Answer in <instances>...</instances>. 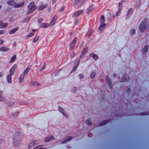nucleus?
Wrapping results in <instances>:
<instances>
[{"instance_id": "obj_1", "label": "nucleus", "mask_w": 149, "mask_h": 149, "mask_svg": "<svg viewBox=\"0 0 149 149\" xmlns=\"http://www.w3.org/2000/svg\"><path fill=\"white\" fill-rule=\"evenodd\" d=\"M20 133L16 132L14 134L13 138V144L15 146L18 147L21 144L22 139Z\"/></svg>"}, {"instance_id": "obj_2", "label": "nucleus", "mask_w": 149, "mask_h": 149, "mask_svg": "<svg viewBox=\"0 0 149 149\" xmlns=\"http://www.w3.org/2000/svg\"><path fill=\"white\" fill-rule=\"evenodd\" d=\"M148 20L147 19H145L143 21L141 22L139 26V29L140 32H143L145 29H148L146 25Z\"/></svg>"}, {"instance_id": "obj_3", "label": "nucleus", "mask_w": 149, "mask_h": 149, "mask_svg": "<svg viewBox=\"0 0 149 149\" xmlns=\"http://www.w3.org/2000/svg\"><path fill=\"white\" fill-rule=\"evenodd\" d=\"M28 10L27 13L29 14L35 10L36 8V7L34 6V2H31L28 6Z\"/></svg>"}, {"instance_id": "obj_4", "label": "nucleus", "mask_w": 149, "mask_h": 149, "mask_svg": "<svg viewBox=\"0 0 149 149\" xmlns=\"http://www.w3.org/2000/svg\"><path fill=\"white\" fill-rule=\"evenodd\" d=\"M85 0H74L73 2V5L76 6L77 8L81 7L85 2Z\"/></svg>"}, {"instance_id": "obj_5", "label": "nucleus", "mask_w": 149, "mask_h": 149, "mask_svg": "<svg viewBox=\"0 0 149 149\" xmlns=\"http://www.w3.org/2000/svg\"><path fill=\"white\" fill-rule=\"evenodd\" d=\"M7 3L12 6H14L15 7H19L23 6L24 4L23 2H22L18 4L17 5H15V2L14 1H8Z\"/></svg>"}, {"instance_id": "obj_6", "label": "nucleus", "mask_w": 149, "mask_h": 149, "mask_svg": "<svg viewBox=\"0 0 149 149\" xmlns=\"http://www.w3.org/2000/svg\"><path fill=\"white\" fill-rule=\"evenodd\" d=\"M57 19V17L56 16H54L51 20L49 24L50 26H52L54 25Z\"/></svg>"}, {"instance_id": "obj_7", "label": "nucleus", "mask_w": 149, "mask_h": 149, "mask_svg": "<svg viewBox=\"0 0 149 149\" xmlns=\"http://www.w3.org/2000/svg\"><path fill=\"white\" fill-rule=\"evenodd\" d=\"M16 67L17 66L16 64H14L12 66L10 70L9 75L12 76L14 74Z\"/></svg>"}, {"instance_id": "obj_8", "label": "nucleus", "mask_w": 149, "mask_h": 149, "mask_svg": "<svg viewBox=\"0 0 149 149\" xmlns=\"http://www.w3.org/2000/svg\"><path fill=\"white\" fill-rule=\"evenodd\" d=\"M95 6L93 4H91L90 5L88 8L86 13L87 14H89L94 9Z\"/></svg>"}, {"instance_id": "obj_9", "label": "nucleus", "mask_w": 149, "mask_h": 149, "mask_svg": "<svg viewBox=\"0 0 149 149\" xmlns=\"http://www.w3.org/2000/svg\"><path fill=\"white\" fill-rule=\"evenodd\" d=\"M77 38H75L72 40L70 44V49H72L75 46V44L77 42Z\"/></svg>"}, {"instance_id": "obj_10", "label": "nucleus", "mask_w": 149, "mask_h": 149, "mask_svg": "<svg viewBox=\"0 0 149 149\" xmlns=\"http://www.w3.org/2000/svg\"><path fill=\"white\" fill-rule=\"evenodd\" d=\"M83 10H79L75 12L73 15V17H77L81 14L83 13Z\"/></svg>"}, {"instance_id": "obj_11", "label": "nucleus", "mask_w": 149, "mask_h": 149, "mask_svg": "<svg viewBox=\"0 0 149 149\" xmlns=\"http://www.w3.org/2000/svg\"><path fill=\"white\" fill-rule=\"evenodd\" d=\"M38 143V141H31L29 144L28 146V148H31L33 147L34 145L37 144Z\"/></svg>"}, {"instance_id": "obj_12", "label": "nucleus", "mask_w": 149, "mask_h": 149, "mask_svg": "<svg viewBox=\"0 0 149 149\" xmlns=\"http://www.w3.org/2000/svg\"><path fill=\"white\" fill-rule=\"evenodd\" d=\"M101 24L98 28L100 33H101L105 27V23H100Z\"/></svg>"}, {"instance_id": "obj_13", "label": "nucleus", "mask_w": 149, "mask_h": 149, "mask_svg": "<svg viewBox=\"0 0 149 149\" xmlns=\"http://www.w3.org/2000/svg\"><path fill=\"white\" fill-rule=\"evenodd\" d=\"M10 50V49L9 48L3 47H0V51L1 52H8Z\"/></svg>"}, {"instance_id": "obj_14", "label": "nucleus", "mask_w": 149, "mask_h": 149, "mask_svg": "<svg viewBox=\"0 0 149 149\" xmlns=\"http://www.w3.org/2000/svg\"><path fill=\"white\" fill-rule=\"evenodd\" d=\"M88 48L87 47H86L82 52L80 56V57L81 58L88 51Z\"/></svg>"}, {"instance_id": "obj_15", "label": "nucleus", "mask_w": 149, "mask_h": 149, "mask_svg": "<svg viewBox=\"0 0 149 149\" xmlns=\"http://www.w3.org/2000/svg\"><path fill=\"white\" fill-rule=\"evenodd\" d=\"M59 110L63 114L66 118L68 117V116L66 114H65V111L61 107H59L58 108Z\"/></svg>"}, {"instance_id": "obj_16", "label": "nucleus", "mask_w": 149, "mask_h": 149, "mask_svg": "<svg viewBox=\"0 0 149 149\" xmlns=\"http://www.w3.org/2000/svg\"><path fill=\"white\" fill-rule=\"evenodd\" d=\"M47 4L42 5L40 6L38 8V9L40 11L44 9L47 6Z\"/></svg>"}, {"instance_id": "obj_17", "label": "nucleus", "mask_w": 149, "mask_h": 149, "mask_svg": "<svg viewBox=\"0 0 149 149\" xmlns=\"http://www.w3.org/2000/svg\"><path fill=\"white\" fill-rule=\"evenodd\" d=\"M11 76V75L8 74L6 77V79L7 82L8 83L10 84L12 83Z\"/></svg>"}, {"instance_id": "obj_18", "label": "nucleus", "mask_w": 149, "mask_h": 149, "mask_svg": "<svg viewBox=\"0 0 149 149\" xmlns=\"http://www.w3.org/2000/svg\"><path fill=\"white\" fill-rule=\"evenodd\" d=\"M49 26V24L47 23H42L40 24V26L42 28H46Z\"/></svg>"}, {"instance_id": "obj_19", "label": "nucleus", "mask_w": 149, "mask_h": 149, "mask_svg": "<svg viewBox=\"0 0 149 149\" xmlns=\"http://www.w3.org/2000/svg\"><path fill=\"white\" fill-rule=\"evenodd\" d=\"M25 75L22 73L20 75L19 78V82L20 83H21Z\"/></svg>"}, {"instance_id": "obj_20", "label": "nucleus", "mask_w": 149, "mask_h": 149, "mask_svg": "<svg viewBox=\"0 0 149 149\" xmlns=\"http://www.w3.org/2000/svg\"><path fill=\"white\" fill-rule=\"evenodd\" d=\"M31 68V67L30 66H28L26 68V69H25V71L24 72L22 73L23 74H24V75H26L27 74L30 70Z\"/></svg>"}, {"instance_id": "obj_21", "label": "nucleus", "mask_w": 149, "mask_h": 149, "mask_svg": "<svg viewBox=\"0 0 149 149\" xmlns=\"http://www.w3.org/2000/svg\"><path fill=\"white\" fill-rule=\"evenodd\" d=\"M36 31L35 30H33L32 31V33H30L26 37L27 38H29L31 37H32L33 36Z\"/></svg>"}, {"instance_id": "obj_22", "label": "nucleus", "mask_w": 149, "mask_h": 149, "mask_svg": "<svg viewBox=\"0 0 149 149\" xmlns=\"http://www.w3.org/2000/svg\"><path fill=\"white\" fill-rule=\"evenodd\" d=\"M7 25V23L2 24V22L0 21V27L1 28H4L6 27Z\"/></svg>"}, {"instance_id": "obj_23", "label": "nucleus", "mask_w": 149, "mask_h": 149, "mask_svg": "<svg viewBox=\"0 0 149 149\" xmlns=\"http://www.w3.org/2000/svg\"><path fill=\"white\" fill-rule=\"evenodd\" d=\"M105 21V17L104 15H102L100 19V23H105L104 22Z\"/></svg>"}, {"instance_id": "obj_24", "label": "nucleus", "mask_w": 149, "mask_h": 149, "mask_svg": "<svg viewBox=\"0 0 149 149\" xmlns=\"http://www.w3.org/2000/svg\"><path fill=\"white\" fill-rule=\"evenodd\" d=\"M72 139V137L71 136H69L67 137L65 140L63 142H62V143H65L67 142Z\"/></svg>"}, {"instance_id": "obj_25", "label": "nucleus", "mask_w": 149, "mask_h": 149, "mask_svg": "<svg viewBox=\"0 0 149 149\" xmlns=\"http://www.w3.org/2000/svg\"><path fill=\"white\" fill-rule=\"evenodd\" d=\"M19 29L18 27L15 28L10 31L9 32L10 34H12L15 32L16 31H17Z\"/></svg>"}, {"instance_id": "obj_26", "label": "nucleus", "mask_w": 149, "mask_h": 149, "mask_svg": "<svg viewBox=\"0 0 149 149\" xmlns=\"http://www.w3.org/2000/svg\"><path fill=\"white\" fill-rule=\"evenodd\" d=\"M53 137L52 136H49L48 137L45 139V142H48Z\"/></svg>"}, {"instance_id": "obj_27", "label": "nucleus", "mask_w": 149, "mask_h": 149, "mask_svg": "<svg viewBox=\"0 0 149 149\" xmlns=\"http://www.w3.org/2000/svg\"><path fill=\"white\" fill-rule=\"evenodd\" d=\"M16 58V55H14L13 57L11 58V59L10 61V63H12L15 60Z\"/></svg>"}, {"instance_id": "obj_28", "label": "nucleus", "mask_w": 149, "mask_h": 149, "mask_svg": "<svg viewBox=\"0 0 149 149\" xmlns=\"http://www.w3.org/2000/svg\"><path fill=\"white\" fill-rule=\"evenodd\" d=\"M90 55L91 56H92L95 60H97L98 58L97 56L95 54H90Z\"/></svg>"}, {"instance_id": "obj_29", "label": "nucleus", "mask_w": 149, "mask_h": 149, "mask_svg": "<svg viewBox=\"0 0 149 149\" xmlns=\"http://www.w3.org/2000/svg\"><path fill=\"white\" fill-rule=\"evenodd\" d=\"M39 36H35L33 39V42H36L39 39Z\"/></svg>"}, {"instance_id": "obj_30", "label": "nucleus", "mask_w": 149, "mask_h": 149, "mask_svg": "<svg viewBox=\"0 0 149 149\" xmlns=\"http://www.w3.org/2000/svg\"><path fill=\"white\" fill-rule=\"evenodd\" d=\"M8 105L9 106H12L14 104L13 102L12 101H10L8 103Z\"/></svg>"}, {"instance_id": "obj_31", "label": "nucleus", "mask_w": 149, "mask_h": 149, "mask_svg": "<svg viewBox=\"0 0 149 149\" xmlns=\"http://www.w3.org/2000/svg\"><path fill=\"white\" fill-rule=\"evenodd\" d=\"M148 45H146L143 49V52H147L148 50Z\"/></svg>"}, {"instance_id": "obj_32", "label": "nucleus", "mask_w": 149, "mask_h": 149, "mask_svg": "<svg viewBox=\"0 0 149 149\" xmlns=\"http://www.w3.org/2000/svg\"><path fill=\"white\" fill-rule=\"evenodd\" d=\"M96 73L95 72H92L91 74L90 77L91 79L93 78L96 75Z\"/></svg>"}, {"instance_id": "obj_33", "label": "nucleus", "mask_w": 149, "mask_h": 149, "mask_svg": "<svg viewBox=\"0 0 149 149\" xmlns=\"http://www.w3.org/2000/svg\"><path fill=\"white\" fill-rule=\"evenodd\" d=\"M42 146H39L34 148L33 149H46L45 148H42Z\"/></svg>"}, {"instance_id": "obj_34", "label": "nucleus", "mask_w": 149, "mask_h": 149, "mask_svg": "<svg viewBox=\"0 0 149 149\" xmlns=\"http://www.w3.org/2000/svg\"><path fill=\"white\" fill-rule=\"evenodd\" d=\"M6 99L4 97L0 96V101L2 102L4 101Z\"/></svg>"}, {"instance_id": "obj_35", "label": "nucleus", "mask_w": 149, "mask_h": 149, "mask_svg": "<svg viewBox=\"0 0 149 149\" xmlns=\"http://www.w3.org/2000/svg\"><path fill=\"white\" fill-rule=\"evenodd\" d=\"M86 123L88 125H90L91 124V122L90 121V120L88 119L86 121Z\"/></svg>"}, {"instance_id": "obj_36", "label": "nucleus", "mask_w": 149, "mask_h": 149, "mask_svg": "<svg viewBox=\"0 0 149 149\" xmlns=\"http://www.w3.org/2000/svg\"><path fill=\"white\" fill-rule=\"evenodd\" d=\"M135 30L134 29L131 30L130 31V33L131 35H133L135 33Z\"/></svg>"}, {"instance_id": "obj_37", "label": "nucleus", "mask_w": 149, "mask_h": 149, "mask_svg": "<svg viewBox=\"0 0 149 149\" xmlns=\"http://www.w3.org/2000/svg\"><path fill=\"white\" fill-rule=\"evenodd\" d=\"M80 63V60H78L77 61L76 63H75L74 64L75 66H76V67H77L79 64V63Z\"/></svg>"}, {"instance_id": "obj_38", "label": "nucleus", "mask_w": 149, "mask_h": 149, "mask_svg": "<svg viewBox=\"0 0 149 149\" xmlns=\"http://www.w3.org/2000/svg\"><path fill=\"white\" fill-rule=\"evenodd\" d=\"M132 12V8H130L129 9V10L128 11V13H127V15H128L130 14Z\"/></svg>"}, {"instance_id": "obj_39", "label": "nucleus", "mask_w": 149, "mask_h": 149, "mask_svg": "<svg viewBox=\"0 0 149 149\" xmlns=\"http://www.w3.org/2000/svg\"><path fill=\"white\" fill-rule=\"evenodd\" d=\"M106 80L108 83L110 84V80L108 77H106Z\"/></svg>"}, {"instance_id": "obj_40", "label": "nucleus", "mask_w": 149, "mask_h": 149, "mask_svg": "<svg viewBox=\"0 0 149 149\" xmlns=\"http://www.w3.org/2000/svg\"><path fill=\"white\" fill-rule=\"evenodd\" d=\"M75 56V53L74 52H73L70 55V56L71 58H73Z\"/></svg>"}, {"instance_id": "obj_41", "label": "nucleus", "mask_w": 149, "mask_h": 149, "mask_svg": "<svg viewBox=\"0 0 149 149\" xmlns=\"http://www.w3.org/2000/svg\"><path fill=\"white\" fill-rule=\"evenodd\" d=\"M4 31L3 30L0 31V35L4 33Z\"/></svg>"}, {"instance_id": "obj_42", "label": "nucleus", "mask_w": 149, "mask_h": 149, "mask_svg": "<svg viewBox=\"0 0 149 149\" xmlns=\"http://www.w3.org/2000/svg\"><path fill=\"white\" fill-rule=\"evenodd\" d=\"M107 122H106V121L103 122L102 124H101V125H103L105 124H106V123H107Z\"/></svg>"}, {"instance_id": "obj_43", "label": "nucleus", "mask_w": 149, "mask_h": 149, "mask_svg": "<svg viewBox=\"0 0 149 149\" xmlns=\"http://www.w3.org/2000/svg\"><path fill=\"white\" fill-rule=\"evenodd\" d=\"M4 42V41L3 40H0V45H2Z\"/></svg>"}, {"instance_id": "obj_44", "label": "nucleus", "mask_w": 149, "mask_h": 149, "mask_svg": "<svg viewBox=\"0 0 149 149\" xmlns=\"http://www.w3.org/2000/svg\"><path fill=\"white\" fill-rule=\"evenodd\" d=\"M57 0H53L52 1V3L53 4H54L56 2Z\"/></svg>"}, {"instance_id": "obj_45", "label": "nucleus", "mask_w": 149, "mask_h": 149, "mask_svg": "<svg viewBox=\"0 0 149 149\" xmlns=\"http://www.w3.org/2000/svg\"><path fill=\"white\" fill-rule=\"evenodd\" d=\"M45 65H43L42 66V68H41V71L43 70L44 69V68H45Z\"/></svg>"}, {"instance_id": "obj_46", "label": "nucleus", "mask_w": 149, "mask_h": 149, "mask_svg": "<svg viewBox=\"0 0 149 149\" xmlns=\"http://www.w3.org/2000/svg\"><path fill=\"white\" fill-rule=\"evenodd\" d=\"M79 77H80V79H82V78H83V75L82 74H80V75H79Z\"/></svg>"}, {"instance_id": "obj_47", "label": "nucleus", "mask_w": 149, "mask_h": 149, "mask_svg": "<svg viewBox=\"0 0 149 149\" xmlns=\"http://www.w3.org/2000/svg\"><path fill=\"white\" fill-rule=\"evenodd\" d=\"M17 45V43L16 42H14L13 43V46H16Z\"/></svg>"}, {"instance_id": "obj_48", "label": "nucleus", "mask_w": 149, "mask_h": 149, "mask_svg": "<svg viewBox=\"0 0 149 149\" xmlns=\"http://www.w3.org/2000/svg\"><path fill=\"white\" fill-rule=\"evenodd\" d=\"M120 11L118 10L117 13L116 14V16H118V14H120Z\"/></svg>"}, {"instance_id": "obj_49", "label": "nucleus", "mask_w": 149, "mask_h": 149, "mask_svg": "<svg viewBox=\"0 0 149 149\" xmlns=\"http://www.w3.org/2000/svg\"><path fill=\"white\" fill-rule=\"evenodd\" d=\"M3 75L2 73L1 72H0V77H1Z\"/></svg>"}, {"instance_id": "obj_50", "label": "nucleus", "mask_w": 149, "mask_h": 149, "mask_svg": "<svg viewBox=\"0 0 149 149\" xmlns=\"http://www.w3.org/2000/svg\"><path fill=\"white\" fill-rule=\"evenodd\" d=\"M126 81V79H124V80H122L121 81L122 82H124V81Z\"/></svg>"}, {"instance_id": "obj_51", "label": "nucleus", "mask_w": 149, "mask_h": 149, "mask_svg": "<svg viewBox=\"0 0 149 149\" xmlns=\"http://www.w3.org/2000/svg\"><path fill=\"white\" fill-rule=\"evenodd\" d=\"M3 143V141L1 140H0V144L2 143Z\"/></svg>"}, {"instance_id": "obj_52", "label": "nucleus", "mask_w": 149, "mask_h": 149, "mask_svg": "<svg viewBox=\"0 0 149 149\" xmlns=\"http://www.w3.org/2000/svg\"><path fill=\"white\" fill-rule=\"evenodd\" d=\"M40 21H42V18H40Z\"/></svg>"}, {"instance_id": "obj_53", "label": "nucleus", "mask_w": 149, "mask_h": 149, "mask_svg": "<svg viewBox=\"0 0 149 149\" xmlns=\"http://www.w3.org/2000/svg\"><path fill=\"white\" fill-rule=\"evenodd\" d=\"M73 89H74V90H76V88L75 87H74L73 88Z\"/></svg>"}, {"instance_id": "obj_54", "label": "nucleus", "mask_w": 149, "mask_h": 149, "mask_svg": "<svg viewBox=\"0 0 149 149\" xmlns=\"http://www.w3.org/2000/svg\"><path fill=\"white\" fill-rule=\"evenodd\" d=\"M125 76H123V78H125Z\"/></svg>"}, {"instance_id": "obj_55", "label": "nucleus", "mask_w": 149, "mask_h": 149, "mask_svg": "<svg viewBox=\"0 0 149 149\" xmlns=\"http://www.w3.org/2000/svg\"><path fill=\"white\" fill-rule=\"evenodd\" d=\"M83 46V45L82 44L81 46V47H82Z\"/></svg>"}, {"instance_id": "obj_56", "label": "nucleus", "mask_w": 149, "mask_h": 149, "mask_svg": "<svg viewBox=\"0 0 149 149\" xmlns=\"http://www.w3.org/2000/svg\"><path fill=\"white\" fill-rule=\"evenodd\" d=\"M1 6L0 5V9H1Z\"/></svg>"}]
</instances>
